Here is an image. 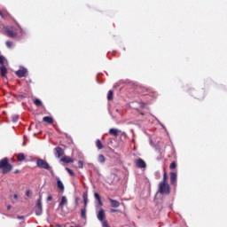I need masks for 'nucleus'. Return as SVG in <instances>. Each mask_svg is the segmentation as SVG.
I'll list each match as a JSON object with an SVG mask.
<instances>
[{"instance_id": "obj_40", "label": "nucleus", "mask_w": 227, "mask_h": 227, "mask_svg": "<svg viewBox=\"0 0 227 227\" xmlns=\"http://www.w3.org/2000/svg\"><path fill=\"white\" fill-rule=\"evenodd\" d=\"M17 219L22 220L24 219V216H17Z\"/></svg>"}, {"instance_id": "obj_18", "label": "nucleus", "mask_w": 227, "mask_h": 227, "mask_svg": "<svg viewBox=\"0 0 227 227\" xmlns=\"http://www.w3.org/2000/svg\"><path fill=\"white\" fill-rule=\"evenodd\" d=\"M17 160H18L19 162H22V161L26 160V155H24L23 153H18V154H17Z\"/></svg>"}, {"instance_id": "obj_26", "label": "nucleus", "mask_w": 227, "mask_h": 227, "mask_svg": "<svg viewBox=\"0 0 227 227\" xmlns=\"http://www.w3.org/2000/svg\"><path fill=\"white\" fill-rule=\"evenodd\" d=\"M114 95V93L113 92V90H109L107 94V100H113Z\"/></svg>"}, {"instance_id": "obj_41", "label": "nucleus", "mask_w": 227, "mask_h": 227, "mask_svg": "<svg viewBox=\"0 0 227 227\" xmlns=\"http://www.w3.org/2000/svg\"><path fill=\"white\" fill-rule=\"evenodd\" d=\"M75 204L79 205V200L77 199L75 200Z\"/></svg>"}, {"instance_id": "obj_1", "label": "nucleus", "mask_w": 227, "mask_h": 227, "mask_svg": "<svg viewBox=\"0 0 227 227\" xmlns=\"http://www.w3.org/2000/svg\"><path fill=\"white\" fill-rule=\"evenodd\" d=\"M0 169H2L3 175H8L13 169V165L8 162V158H4L0 160Z\"/></svg>"}, {"instance_id": "obj_27", "label": "nucleus", "mask_w": 227, "mask_h": 227, "mask_svg": "<svg viewBox=\"0 0 227 227\" xmlns=\"http://www.w3.org/2000/svg\"><path fill=\"white\" fill-rule=\"evenodd\" d=\"M83 203H84V208L88 207V195L84 194L83 195Z\"/></svg>"}, {"instance_id": "obj_43", "label": "nucleus", "mask_w": 227, "mask_h": 227, "mask_svg": "<svg viewBox=\"0 0 227 227\" xmlns=\"http://www.w3.org/2000/svg\"><path fill=\"white\" fill-rule=\"evenodd\" d=\"M12 208V206H7V210H10Z\"/></svg>"}, {"instance_id": "obj_35", "label": "nucleus", "mask_w": 227, "mask_h": 227, "mask_svg": "<svg viewBox=\"0 0 227 227\" xmlns=\"http://www.w3.org/2000/svg\"><path fill=\"white\" fill-rule=\"evenodd\" d=\"M0 65H4V57L0 56Z\"/></svg>"}, {"instance_id": "obj_30", "label": "nucleus", "mask_w": 227, "mask_h": 227, "mask_svg": "<svg viewBox=\"0 0 227 227\" xmlns=\"http://www.w3.org/2000/svg\"><path fill=\"white\" fill-rule=\"evenodd\" d=\"M5 45L8 49H12L13 43L12 41H6Z\"/></svg>"}, {"instance_id": "obj_24", "label": "nucleus", "mask_w": 227, "mask_h": 227, "mask_svg": "<svg viewBox=\"0 0 227 227\" xmlns=\"http://www.w3.org/2000/svg\"><path fill=\"white\" fill-rule=\"evenodd\" d=\"M8 15H10V13H8V12H3L2 11H0V17H2L4 19V20H6V18L8 17Z\"/></svg>"}, {"instance_id": "obj_14", "label": "nucleus", "mask_w": 227, "mask_h": 227, "mask_svg": "<svg viewBox=\"0 0 227 227\" xmlns=\"http://www.w3.org/2000/svg\"><path fill=\"white\" fill-rule=\"evenodd\" d=\"M60 161L64 162L65 164H70L74 162V159L70 158V156H62Z\"/></svg>"}, {"instance_id": "obj_2", "label": "nucleus", "mask_w": 227, "mask_h": 227, "mask_svg": "<svg viewBox=\"0 0 227 227\" xmlns=\"http://www.w3.org/2000/svg\"><path fill=\"white\" fill-rule=\"evenodd\" d=\"M36 166L37 168H40V169H46L47 171H50V173H52L54 170H52V167L49 165V163L43 159H38L36 160Z\"/></svg>"}, {"instance_id": "obj_31", "label": "nucleus", "mask_w": 227, "mask_h": 227, "mask_svg": "<svg viewBox=\"0 0 227 227\" xmlns=\"http://www.w3.org/2000/svg\"><path fill=\"white\" fill-rule=\"evenodd\" d=\"M78 168H80L81 169L84 168V162H82V160L78 161Z\"/></svg>"}, {"instance_id": "obj_21", "label": "nucleus", "mask_w": 227, "mask_h": 227, "mask_svg": "<svg viewBox=\"0 0 227 227\" xmlns=\"http://www.w3.org/2000/svg\"><path fill=\"white\" fill-rule=\"evenodd\" d=\"M34 104H35V106H36L37 107H42V106L43 105V104L42 103V100H40V99H38V98H35V99L34 100Z\"/></svg>"}, {"instance_id": "obj_38", "label": "nucleus", "mask_w": 227, "mask_h": 227, "mask_svg": "<svg viewBox=\"0 0 227 227\" xmlns=\"http://www.w3.org/2000/svg\"><path fill=\"white\" fill-rule=\"evenodd\" d=\"M47 201H52V195L50 194L48 197H47Z\"/></svg>"}, {"instance_id": "obj_4", "label": "nucleus", "mask_w": 227, "mask_h": 227, "mask_svg": "<svg viewBox=\"0 0 227 227\" xmlns=\"http://www.w3.org/2000/svg\"><path fill=\"white\" fill-rule=\"evenodd\" d=\"M5 34L9 38H17L19 32L15 27L5 28Z\"/></svg>"}, {"instance_id": "obj_17", "label": "nucleus", "mask_w": 227, "mask_h": 227, "mask_svg": "<svg viewBox=\"0 0 227 227\" xmlns=\"http://www.w3.org/2000/svg\"><path fill=\"white\" fill-rule=\"evenodd\" d=\"M43 121H44L45 123L52 124L54 123V119H52V117L51 116H45L43 118Z\"/></svg>"}, {"instance_id": "obj_39", "label": "nucleus", "mask_w": 227, "mask_h": 227, "mask_svg": "<svg viewBox=\"0 0 227 227\" xmlns=\"http://www.w3.org/2000/svg\"><path fill=\"white\" fill-rule=\"evenodd\" d=\"M13 199H14V200H19V195L14 194V195H13Z\"/></svg>"}, {"instance_id": "obj_23", "label": "nucleus", "mask_w": 227, "mask_h": 227, "mask_svg": "<svg viewBox=\"0 0 227 227\" xmlns=\"http://www.w3.org/2000/svg\"><path fill=\"white\" fill-rule=\"evenodd\" d=\"M160 184H168V173L166 171L163 173V180Z\"/></svg>"}, {"instance_id": "obj_29", "label": "nucleus", "mask_w": 227, "mask_h": 227, "mask_svg": "<svg viewBox=\"0 0 227 227\" xmlns=\"http://www.w3.org/2000/svg\"><path fill=\"white\" fill-rule=\"evenodd\" d=\"M66 170L67 171V173H69L71 176H75V173L74 172V170L70 169L69 168H66Z\"/></svg>"}, {"instance_id": "obj_15", "label": "nucleus", "mask_w": 227, "mask_h": 227, "mask_svg": "<svg viewBox=\"0 0 227 227\" xmlns=\"http://www.w3.org/2000/svg\"><path fill=\"white\" fill-rule=\"evenodd\" d=\"M0 74L3 79H6V75H8V68H6L4 66H2L0 67Z\"/></svg>"}, {"instance_id": "obj_8", "label": "nucleus", "mask_w": 227, "mask_h": 227, "mask_svg": "<svg viewBox=\"0 0 227 227\" xmlns=\"http://www.w3.org/2000/svg\"><path fill=\"white\" fill-rule=\"evenodd\" d=\"M15 74L20 78L27 77V69H26V68L20 69V70L16 71Z\"/></svg>"}, {"instance_id": "obj_16", "label": "nucleus", "mask_w": 227, "mask_h": 227, "mask_svg": "<svg viewBox=\"0 0 227 227\" xmlns=\"http://www.w3.org/2000/svg\"><path fill=\"white\" fill-rule=\"evenodd\" d=\"M57 187L61 192H65V185L63 184V182H61L59 179H58L57 181Z\"/></svg>"}, {"instance_id": "obj_12", "label": "nucleus", "mask_w": 227, "mask_h": 227, "mask_svg": "<svg viewBox=\"0 0 227 227\" xmlns=\"http://www.w3.org/2000/svg\"><path fill=\"white\" fill-rule=\"evenodd\" d=\"M176 173L175 172H171L170 173V184L171 185H174L175 187H176Z\"/></svg>"}, {"instance_id": "obj_22", "label": "nucleus", "mask_w": 227, "mask_h": 227, "mask_svg": "<svg viewBox=\"0 0 227 227\" xmlns=\"http://www.w3.org/2000/svg\"><path fill=\"white\" fill-rule=\"evenodd\" d=\"M98 162H100L101 164H104V162H106V157H104L103 154H99L98 157Z\"/></svg>"}, {"instance_id": "obj_32", "label": "nucleus", "mask_w": 227, "mask_h": 227, "mask_svg": "<svg viewBox=\"0 0 227 227\" xmlns=\"http://www.w3.org/2000/svg\"><path fill=\"white\" fill-rule=\"evenodd\" d=\"M101 223L103 227H110L109 223H107V220H103Z\"/></svg>"}, {"instance_id": "obj_42", "label": "nucleus", "mask_w": 227, "mask_h": 227, "mask_svg": "<svg viewBox=\"0 0 227 227\" xmlns=\"http://www.w3.org/2000/svg\"><path fill=\"white\" fill-rule=\"evenodd\" d=\"M20 170L17 169L14 171L15 174L20 173Z\"/></svg>"}, {"instance_id": "obj_3", "label": "nucleus", "mask_w": 227, "mask_h": 227, "mask_svg": "<svg viewBox=\"0 0 227 227\" xmlns=\"http://www.w3.org/2000/svg\"><path fill=\"white\" fill-rule=\"evenodd\" d=\"M159 192L160 194H169L171 192V188L168 183H160L159 184Z\"/></svg>"}, {"instance_id": "obj_5", "label": "nucleus", "mask_w": 227, "mask_h": 227, "mask_svg": "<svg viewBox=\"0 0 227 227\" xmlns=\"http://www.w3.org/2000/svg\"><path fill=\"white\" fill-rule=\"evenodd\" d=\"M42 214H43L42 195H40L39 199L37 200L36 206H35V215H42Z\"/></svg>"}, {"instance_id": "obj_10", "label": "nucleus", "mask_w": 227, "mask_h": 227, "mask_svg": "<svg viewBox=\"0 0 227 227\" xmlns=\"http://www.w3.org/2000/svg\"><path fill=\"white\" fill-rule=\"evenodd\" d=\"M136 166H137V168L143 169V168H146V162H145L143 160V159H138L136 160Z\"/></svg>"}, {"instance_id": "obj_9", "label": "nucleus", "mask_w": 227, "mask_h": 227, "mask_svg": "<svg viewBox=\"0 0 227 227\" xmlns=\"http://www.w3.org/2000/svg\"><path fill=\"white\" fill-rule=\"evenodd\" d=\"M68 204V199H67V197L62 196L60 202L59 204V208H61V210H63V208H65V206H67Z\"/></svg>"}, {"instance_id": "obj_19", "label": "nucleus", "mask_w": 227, "mask_h": 227, "mask_svg": "<svg viewBox=\"0 0 227 227\" xmlns=\"http://www.w3.org/2000/svg\"><path fill=\"white\" fill-rule=\"evenodd\" d=\"M94 198L97 200V201H98V205H100V207H102V205H104L102 203V198L100 197V194L95 192L94 193Z\"/></svg>"}, {"instance_id": "obj_28", "label": "nucleus", "mask_w": 227, "mask_h": 227, "mask_svg": "<svg viewBox=\"0 0 227 227\" xmlns=\"http://www.w3.org/2000/svg\"><path fill=\"white\" fill-rule=\"evenodd\" d=\"M27 95H26V94H21V95L16 96V98H17L18 100H22V98H27Z\"/></svg>"}, {"instance_id": "obj_25", "label": "nucleus", "mask_w": 227, "mask_h": 227, "mask_svg": "<svg viewBox=\"0 0 227 227\" xmlns=\"http://www.w3.org/2000/svg\"><path fill=\"white\" fill-rule=\"evenodd\" d=\"M81 217L82 219H86V207L81 209Z\"/></svg>"}, {"instance_id": "obj_13", "label": "nucleus", "mask_w": 227, "mask_h": 227, "mask_svg": "<svg viewBox=\"0 0 227 227\" xmlns=\"http://www.w3.org/2000/svg\"><path fill=\"white\" fill-rule=\"evenodd\" d=\"M108 200L110 201V206L112 208H118V207H120V201L111 198H109Z\"/></svg>"}, {"instance_id": "obj_37", "label": "nucleus", "mask_w": 227, "mask_h": 227, "mask_svg": "<svg viewBox=\"0 0 227 227\" xmlns=\"http://www.w3.org/2000/svg\"><path fill=\"white\" fill-rule=\"evenodd\" d=\"M26 196H27L28 198H29V196H31V190L27 191Z\"/></svg>"}, {"instance_id": "obj_7", "label": "nucleus", "mask_w": 227, "mask_h": 227, "mask_svg": "<svg viewBox=\"0 0 227 227\" xmlns=\"http://www.w3.org/2000/svg\"><path fill=\"white\" fill-rule=\"evenodd\" d=\"M54 155L57 157V159H61L63 155H65V151H63V148L58 146L54 149Z\"/></svg>"}, {"instance_id": "obj_33", "label": "nucleus", "mask_w": 227, "mask_h": 227, "mask_svg": "<svg viewBox=\"0 0 227 227\" xmlns=\"http://www.w3.org/2000/svg\"><path fill=\"white\" fill-rule=\"evenodd\" d=\"M12 120L13 123H15L17 121V120H19V115H12Z\"/></svg>"}, {"instance_id": "obj_6", "label": "nucleus", "mask_w": 227, "mask_h": 227, "mask_svg": "<svg viewBox=\"0 0 227 227\" xmlns=\"http://www.w3.org/2000/svg\"><path fill=\"white\" fill-rule=\"evenodd\" d=\"M120 133H121V136H127V133L121 132V130L118 129L111 128L109 129L110 136H114V137H118V136H120Z\"/></svg>"}, {"instance_id": "obj_11", "label": "nucleus", "mask_w": 227, "mask_h": 227, "mask_svg": "<svg viewBox=\"0 0 227 227\" xmlns=\"http://www.w3.org/2000/svg\"><path fill=\"white\" fill-rule=\"evenodd\" d=\"M97 217L100 223H102V221H106V211L104 209H100Z\"/></svg>"}, {"instance_id": "obj_34", "label": "nucleus", "mask_w": 227, "mask_h": 227, "mask_svg": "<svg viewBox=\"0 0 227 227\" xmlns=\"http://www.w3.org/2000/svg\"><path fill=\"white\" fill-rule=\"evenodd\" d=\"M176 168V162L170 163V166H169L170 169H175Z\"/></svg>"}, {"instance_id": "obj_36", "label": "nucleus", "mask_w": 227, "mask_h": 227, "mask_svg": "<svg viewBox=\"0 0 227 227\" xmlns=\"http://www.w3.org/2000/svg\"><path fill=\"white\" fill-rule=\"evenodd\" d=\"M110 212H111L112 214H114V213H116V212H120V210L112 208V209H110Z\"/></svg>"}, {"instance_id": "obj_20", "label": "nucleus", "mask_w": 227, "mask_h": 227, "mask_svg": "<svg viewBox=\"0 0 227 227\" xmlns=\"http://www.w3.org/2000/svg\"><path fill=\"white\" fill-rule=\"evenodd\" d=\"M96 146L98 150H102V148H104V145H102V141H100V139L96 141Z\"/></svg>"}]
</instances>
